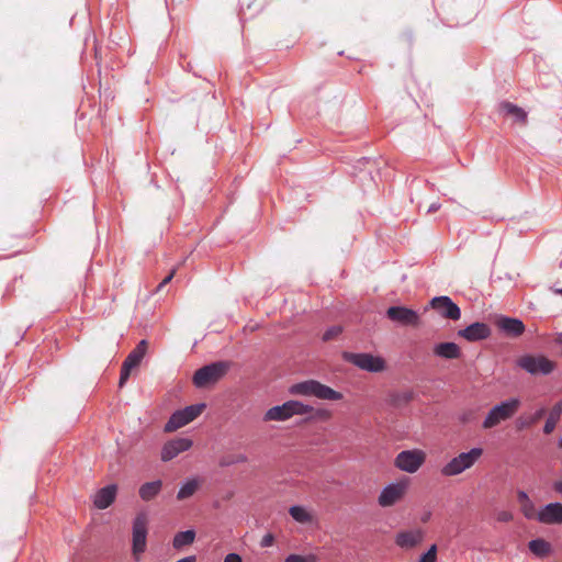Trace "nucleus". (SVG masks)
<instances>
[{"label":"nucleus","mask_w":562,"mask_h":562,"mask_svg":"<svg viewBox=\"0 0 562 562\" xmlns=\"http://www.w3.org/2000/svg\"><path fill=\"white\" fill-rule=\"evenodd\" d=\"M513 519V515L510 512L502 510L497 514V520L502 522H507Z\"/></svg>","instance_id":"38"},{"label":"nucleus","mask_w":562,"mask_h":562,"mask_svg":"<svg viewBox=\"0 0 562 562\" xmlns=\"http://www.w3.org/2000/svg\"><path fill=\"white\" fill-rule=\"evenodd\" d=\"M520 402L518 398H509L494 405L485 416L482 427L484 429H491L512 418L518 411Z\"/></svg>","instance_id":"3"},{"label":"nucleus","mask_w":562,"mask_h":562,"mask_svg":"<svg viewBox=\"0 0 562 562\" xmlns=\"http://www.w3.org/2000/svg\"><path fill=\"white\" fill-rule=\"evenodd\" d=\"M424 531L420 529L401 531L396 535L395 543L402 549H412L422 542Z\"/></svg>","instance_id":"18"},{"label":"nucleus","mask_w":562,"mask_h":562,"mask_svg":"<svg viewBox=\"0 0 562 562\" xmlns=\"http://www.w3.org/2000/svg\"><path fill=\"white\" fill-rule=\"evenodd\" d=\"M558 446L562 448V436L559 438Z\"/></svg>","instance_id":"48"},{"label":"nucleus","mask_w":562,"mask_h":562,"mask_svg":"<svg viewBox=\"0 0 562 562\" xmlns=\"http://www.w3.org/2000/svg\"><path fill=\"white\" fill-rule=\"evenodd\" d=\"M537 520L544 525L562 524V503H549L537 513Z\"/></svg>","instance_id":"13"},{"label":"nucleus","mask_w":562,"mask_h":562,"mask_svg":"<svg viewBox=\"0 0 562 562\" xmlns=\"http://www.w3.org/2000/svg\"><path fill=\"white\" fill-rule=\"evenodd\" d=\"M273 541H274V537H273V535H271V533H267V535H265V536L262 537V539H261V541H260V546H261L262 548H268V547H270V546H272V544H273Z\"/></svg>","instance_id":"37"},{"label":"nucleus","mask_w":562,"mask_h":562,"mask_svg":"<svg viewBox=\"0 0 562 562\" xmlns=\"http://www.w3.org/2000/svg\"><path fill=\"white\" fill-rule=\"evenodd\" d=\"M285 562H316V559L313 555L290 554L285 558Z\"/></svg>","instance_id":"34"},{"label":"nucleus","mask_w":562,"mask_h":562,"mask_svg":"<svg viewBox=\"0 0 562 562\" xmlns=\"http://www.w3.org/2000/svg\"><path fill=\"white\" fill-rule=\"evenodd\" d=\"M405 486L400 483L386 485L379 495V504L382 507L394 505L404 494Z\"/></svg>","instance_id":"16"},{"label":"nucleus","mask_w":562,"mask_h":562,"mask_svg":"<svg viewBox=\"0 0 562 562\" xmlns=\"http://www.w3.org/2000/svg\"><path fill=\"white\" fill-rule=\"evenodd\" d=\"M146 350H147V341L145 339H143L137 344V346L125 358L124 363L128 364V367H132V368L138 367L146 353Z\"/></svg>","instance_id":"22"},{"label":"nucleus","mask_w":562,"mask_h":562,"mask_svg":"<svg viewBox=\"0 0 562 562\" xmlns=\"http://www.w3.org/2000/svg\"><path fill=\"white\" fill-rule=\"evenodd\" d=\"M224 562H241V558L237 553H228L225 557Z\"/></svg>","instance_id":"39"},{"label":"nucleus","mask_w":562,"mask_h":562,"mask_svg":"<svg viewBox=\"0 0 562 562\" xmlns=\"http://www.w3.org/2000/svg\"><path fill=\"white\" fill-rule=\"evenodd\" d=\"M342 359L361 370L378 373L385 369V361L380 356H374L368 352H349L342 353Z\"/></svg>","instance_id":"6"},{"label":"nucleus","mask_w":562,"mask_h":562,"mask_svg":"<svg viewBox=\"0 0 562 562\" xmlns=\"http://www.w3.org/2000/svg\"><path fill=\"white\" fill-rule=\"evenodd\" d=\"M177 562H196V558L194 555H189L178 560Z\"/></svg>","instance_id":"44"},{"label":"nucleus","mask_w":562,"mask_h":562,"mask_svg":"<svg viewBox=\"0 0 562 562\" xmlns=\"http://www.w3.org/2000/svg\"><path fill=\"white\" fill-rule=\"evenodd\" d=\"M132 369V367H128V364L123 362L120 373V386H123L124 383L128 380Z\"/></svg>","instance_id":"35"},{"label":"nucleus","mask_w":562,"mask_h":562,"mask_svg":"<svg viewBox=\"0 0 562 562\" xmlns=\"http://www.w3.org/2000/svg\"><path fill=\"white\" fill-rule=\"evenodd\" d=\"M341 331H342V328L340 326H337V325L331 326L325 330L322 339L324 341H329V340L336 338L337 336H339L341 334Z\"/></svg>","instance_id":"31"},{"label":"nucleus","mask_w":562,"mask_h":562,"mask_svg":"<svg viewBox=\"0 0 562 562\" xmlns=\"http://www.w3.org/2000/svg\"><path fill=\"white\" fill-rule=\"evenodd\" d=\"M517 498L520 505L530 501L528 494L525 491H518Z\"/></svg>","instance_id":"41"},{"label":"nucleus","mask_w":562,"mask_h":562,"mask_svg":"<svg viewBox=\"0 0 562 562\" xmlns=\"http://www.w3.org/2000/svg\"><path fill=\"white\" fill-rule=\"evenodd\" d=\"M429 517H430V513L424 515L423 518H422V521L426 522L429 519Z\"/></svg>","instance_id":"46"},{"label":"nucleus","mask_w":562,"mask_h":562,"mask_svg":"<svg viewBox=\"0 0 562 562\" xmlns=\"http://www.w3.org/2000/svg\"><path fill=\"white\" fill-rule=\"evenodd\" d=\"M194 539L195 531L193 529L179 531L173 537L172 547L177 550L182 549L183 547L193 543Z\"/></svg>","instance_id":"26"},{"label":"nucleus","mask_w":562,"mask_h":562,"mask_svg":"<svg viewBox=\"0 0 562 562\" xmlns=\"http://www.w3.org/2000/svg\"><path fill=\"white\" fill-rule=\"evenodd\" d=\"M117 487L115 484H109L100 488L94 495L93 504L98 509H106L116 497Z\"/></svg>","instance_id":"19"},{"label":"nucleus","mask_w":562,"mask_h":562,"mask_svg":"<svg viewBox=\"0 0 562 562\" xmlns=\"http://www.w3.org/2000/svg\"><path fill=\"white\" fill-rule=\"evenodd\" d=\"M561 414H562V401L555 403L554 406L552 407V409L550 411V414H549V416L546 420V424L543 426V432L546 435H550L554 430V428L561 417Z\"/></svg>","instance_id":"25"},{"label":"nucleus","mask_w":562,"mask_h":562,"mask_svg":"<svg viewBox=\"0 0 562 562\" xmlns=\"http://www.w3.org/2000/svg\"><path fill=\"white\" fill-rule=\"evenodd\" d=\"M434 355L442 359L453 360L460 358L461 350L456 342H439L434 347Z\"/></svg>","instance_id":"20"},{"label":"nucleus","mask_w":562,"mask_h":562,"mask_svg":"<svg viewBox=\"0 0 562 562\" xmlns=\"http://www.w3.org/2000/svg\"><path fill=\"white\" fill-rule=\"evenodd\" d=\"M517 366L526 372L536 375H548L555 369V363L544 356L525 355L517 360Z\"/></svg>","instance_id":"8"},{"label":"nucleus","mask_w":562,"mask_h":562,"mask_svg":"<svg viewBox=\"0 0 562 562\" xmlns=\"http://www.w3.org/2000/svg\"><path fill=\"white\" fill-rule=\"evenodd\" d=\"M162 490V481L155 480L142 484L138 488V495L142 501L150 502L156 498Z\"/></svg>","instance_id":"21"},{"label":"nucleus","mask_w":562,"mask_h":562,"mask_svg":"<svg viewBox=\"0 0 562 562\" xmlns=\"http://www.w3.org/2000/svg\"><path fill=\"white\" fill-rule=\"evenodd\" d=\"M437 560V546L432 544L430 548L420 557L419 562H436Z\"/></svg>","instance_id":"33"},{"label":"nucleus","mask_w":562,"mask_h":562,"mask_svg":"<svg viewBox=\"0 0 562 562\" xmlns=\"http://www.w3.org/2000/svg\"><path fill=\"white\" fill-rule=\"evenodd\" d=\"M501 111L505 115L513 116L515 122L525 124L527 121V112L512 102H503Z\"/></svg>","instance_id":"23"},{"label":"nucleus","mask_w":562,"mask_h":562,"mask_svg":"<svg viewBox=\"0 0 562 562\" xmlns=\"http://www.w3.org/2000/svg\"><path fill=\"white\" fill-rule=\"evenodd\" d=\"M231 369L229 361H215L198 369L193 374V384L201 389L218 382Z\"/></svg>","instance_id":"2"},{"label":"nucleus","mask_w":562,"mask_h":562,"mask_svg":"<svg viewBox=\"0 0 562 562\" xmlns=\"http://www.w3.org/2000/svg\"><path fill=\"white\" fill-rule=\"evenodd\" d=\"M554 342L559 346H562V333H558L554 337Z\"/></svg>","instance_id":"45"},{"label":"nucleus","mask_w":562,"mask_h":562,"mask_svg":"<svg viewBox=\"0 0 562 562\" xmlns=\"http://www.w3.org/2000/svg\"><path fill=\"white\" fill-rule=\"evenodd\" d=\"M430 306L443 318L458 321L461 317L460 307L449 296L441 295L432 297Z\"/></svg>","instance_id":"11"},{"label":"nucleus","mask_w":562,"mask_h":562,"mask_svg":"<svg viewBox=\"0 0 562 562\" xmlns=\"http://www.w3.org/2000/svg\"><path fill=\"white\" fill-rule=\"evenodd\" d=\"M313 407L299 401H288L282 405L269 408L263 416L266 422L278 420L283 422L294 415H306L312 413Z\"/></svg>","instance_id":"4"},{"label":"nucleus","mask_w":562,"mask_h":562,"mask_svg":"<svg viewBox=\"0 0 562 562\" xmlns=\"http://www.w3.org/2000/svg\"><path fill=\"white\" fill-rule=\"evenodd\" d=\"M554 293L562 295V288L561 289H555Z\"/></svg>","instance_id":"47"},{"label":"nucleus","mask_w":562,"mask_h":562,"mask_svg":"<svg viewBox=\"0 0 562 562\" xmlns=\"http://www.w3.org/2000/svg\"><path fill=\"white\" fill-rule=\"evenodd\" d=\"M175 271L172 270L165 279L158 284L157 291L161 290L166 284H168L173 278Z\"/></svg>","instance_id":"40"},{"label":"nucleus","mask_w":562,"mask_h":562,"mask_svg":"<svg viewBox=\"0 0 562 562\" xmlns=\"http://www.w3.org/2000/svg\"><path fill=\"white\" fill-rule=\"evenodd\" d=\"M546 412H547L546 408L541 407L529 416H520L517 419V427L519 429L531 427L532 425L537 424L544 416Z\"/></svg>","instance_id":"27"},{"label":"nucleus","mask_w":562,"mask_h":562,"mask_svg":"<svg viewBox=\"0 0 562 562\" xmlns=\"http://www.w3.org/2000/svg\"><path fill=\"white\" fill-rule=\"evenodd\" d=\"M553 490L562 495V479L553 483Z\"/></svg>","instance_id":"43"},{"label":"nucleus","mask_w":562,"mask_h":562,"mask_svg":"<svg viewBox=\"0 0 562 562\" xmlns=\"http://www.w3.org/2000/svg\"><path fill=\"white\" fill-rule=\"evenodd\" d=\"M386 316L392 322L403 326H418L419 315L416 311L405 306H391L386 311Z\"/></svg>","instance_id":"12"},{"label":"nucleus","mask_w":562,"mask_h":562,"mask_svg":"<svg viewBox=\"0 0 562 562\" xmlns=\"http://www.w3.org/2000/svg\"><path fill=\"white\" fill-rule=\"evenodd\" d=\"M192 440L189 438H177L166 442L161 449V460L170 461L179 453L189 450L192 447Z\"/></svg>","instance_id":"15"},{"label":"nucleus","mask_w":562,"mask_h":562,"mask_svg":"<svg viewBox=\"0 0 562 562\" xmlns=\"http://www.w3.org/2000/svg\"><path fill=\"white\" fill-rule=\"evenodd\" d=\"M289 514L295 521L301 524L308 522L312 519L311 515L306 512V509L299 505L291 506L289 509Z\"/></svg>","instance_id":"30"},{"label":"nucleus","mask_w":562,"mask_h":562,"mask_svg":"<svg viewBox=\"0 0 562 562\" xmlns=\"http://www.w3.org/2000/svg\"><path fill=\"white\" fill-rule=\"evenodd\" d=\"M521 512L527 519L537 518L535 505L531 501L520 505Z\"/></svg>","instance_id":"32"},{"label":"nucleus","mask_w":562,"mask_h":562,"mask_svg":"<svg viewBox=\"0 0 562 562\" xmlns=\"http://www.w3.org/2000/svg\"><path fill=\"white\" fill-rule=\"evenodd\" d=\"M482 448H472L468 452H461L452 458L441 469V474L445 476H454L461 474L463 471L470 469L482 456Z\"/></svg>","instance_id":"5"},{"label":"nucleus","mask_w":562,"mask_h":562,"mask_svg":"<svg viewBox=\"0 0 562 562\" xmlns=\"http://www.w3.org/2000/svg\"><path fill=\"white\" fill-rule=\"evenodd\" d=\"M200 486V482L196 479H190L182 484L177 493V499L183 501L191 497Z\"/></svg>","instance_id":"28"},{"label":"nucleus","mask_w":562,"mask_h":562,"mask_svg":"<svg viewBox=\"0 0 562 562\" xmlns=\"http://www.w3.org/2000/svg\"><path fill=\"white\" fill-rule=\"evenodd\" d=\"M425 452L422 450H404L395 459V465L407 473H415L425 462Z\"/></svg>","instance_id":"9"},{"label":"nucleus","mask_w":562,"mask_h":562,"mask_svg":"<svg viewBox=\"0 0 562 562\" xmlns=\"http://www.w3.org/2000/svg\"><path fill=\"white\" fill-rule=\"evenodd\" d=\"M414 398V392L413 391H403L392 394L391 402L396 407H402L411 403Z\"/></svg>","instance_id":"29"},{"label":"nucleus","mask_w":562,"mask_h":562,"mask_svg":"<svg viewBox=\"0 0 562 562\" xmlns=\"http://www.w3.org/2000/svg\"><path fill=\"white\" fill-rule=\"evenodd\" d=\"M206 405L204 403L193 404L178 409L171 414L168 422L165 424V431L172 432L177 429L188 425L202 414Z\"/></svg>","instance_id":"7"},{"label":"nucleus","mask_w":562,"mask_h":562,"mask_svg":"<svg viewBox=\"0 0 562 562\" xmlns=\"http://www.w3.org/2000/svg\"><path fill=\"white\" fill-rule=\"evenodd\" d=\"M147 539V516L144 513L137 514L133 521V553H143L146 549Z\"/></svg>","instance_id":"10"},{"label":"nucleus","mask_w":562,"mask_h":562,"mask_svg":"<svg viewBox=\"0 0 562 562\" xmlns=\"http://www.w3.org/2000/svg\"><path fill=\"white\" fill-rule=\"evenodd\" d=\"M458 335L470 342L480 341L491 336V328L487 324L475 322L460 329Z\"/></svg>","instance_id":"14"},{"label":"nucleus","mask_w":562,"mask_h":562,"mask_svg":"<svg viewBox=\"0 0 562 562\" xmlns=\"http://www.w3.org/2000/svg\"><path fill=\"white\" fill-rule=\"evenodd\" d=\"M290 392L295 395L315 396L319 400L340 401L342 393L321 383L316 380H307L290 387Z\"/></svg>","instance_id":"1"},{"label":"nucleus","mask_w":562,"mask_h":562,"mask_svg":"<svg viewBox=\"0 0 562 562\" xmlns=\"http://www.w3.org/2000/svg\"><path fill=\"white\" fill-rule=\"evenodd\" d=\"M528 548L538 558H546L552 551L550 542L541 538L529 541Z\"/></svg>","instance_id":"24"},{"label":"nucleus","mask_w":562,"mask_h":562,"mask_svg":"<svg viewBox=\"0 0 562 562\" xmlns=\"http://www.w3.org/2000/svg\"><path fill=\"white\" fill-rule=\"evenodd\" d=\"M246 461H247V456H246V454L240 453V454L236 456V457H235L234 459H232V460H225V459H224V460H222V461H221V465H222V467H228V465L234 464V463H244V462H246Z\"/></svg>","instance_id":"36"},{"label":"nucleus","mask_w":562,"mask_h":562,"mask_svg":"<svg viewBox=\"0 0 562 562\" xmlns=\"http://www.w3.org/2000/svg\"><path fill=\"white\" fill-rule=\"evenodd\" d=\"M501 331L509 337H519L525 333V324L519 318L502 316L497 319Z\"/></svg>","instance_id":"17"},{"label":"nucleus","mask_w":562,"mask_h":562,"mask_svg":"<svg viewBox=\"0 0 562 562\" xmlns=\"http://www.w3.org/2000/svg\"><path fill=\"white\" fill-rule=\"evenodd\" d=\"M441 207L440 203L438 202H434L429 205V207L427 209L426 213L427 214H431V213H435L437 212L439 209Z\"/></svg>","instance_id":"42"}]
</instances>
